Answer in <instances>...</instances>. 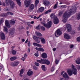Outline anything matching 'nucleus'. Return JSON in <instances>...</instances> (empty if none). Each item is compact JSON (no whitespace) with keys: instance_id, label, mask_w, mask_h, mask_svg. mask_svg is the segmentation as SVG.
<instances>
[{"instance_id":"nucleus-1","label":"nucleus","mask_w":80,"mask_h":80,"mask_svg":"<svg viewBox=\"0 0 80 80\" xmlns=\"http://www.w3.org/2000/svg\"><path fill=\"white\" fill-rule=\"evenodd\" d=\"M77 8H75L74 10H72V12H71V10L69 11H66L64 13L62 19V21L64 23H66L67 21V18L69 17H70V15L72 13H75L76 12V10Z\"/></svg>"},{"instance_id":"nucleus-2","label":"nucleus","mask_w":80,"mask_h":80,"mask_svg":"<svg viewBox=\"0 0 80 80\" xmlns=\"http://www.w3.org/2000/svg\"><path fill=\"white\" fill-rule=\"evenodd\" d=\"M67 72L69 75L70 76L72 75V74H74V75H77V70L75 66L73 64H72L71 65V69H70L67 70Z\"/></svg>"},{"instance_id":"nucleus-3","label":"nucleus","mask_w":80,"mask_h":80,"mask_svg":"<svg viewBox=\"0 0 80 80\" xmlns=\"http://www.w3.org/2000/svg\"><path fill=\"white\" fill-rule=\"evenodd\" d=\"M37 62L41 63L42 64H46V65H50V62L48 60L41 59V60H37Z\"/></svg>"},{"instance_id":"nucleus-4","label":"nucleus","mask_w":80,"mask_h":80,"mask_svg":"<svg viewBox=\"0 0 80 80\" xmlns=\"http://www.w3.org/2000/svg\"><path fill=\"white\" fill-rule=\"evenodd\" d=\"M41 23L43 25V26H44L45 27H46L47 28H49L51 27L52 25V22L50 21L48 22L46 24L45 23L43 22H42Z\"/></svg>"},{"instance_id":"nucleus-5","label":"nucleus","mask_w":80,"mask_h":80,"mask_svg":"<svg viewBox=\"0 0 80 80\" xmlns=\"http://www.w3.org/2000/svg\"><path fill=\"white\" fill-rule=\"evenodd\" d=\"M32 3V2L30 0H25L24 1V5L26 7H28V6Z\"/></svg>"},{"instance_id":"nucleus-6","label":"nucleus","mask_w":80,"mask_h":80,"mask_svg":"<svg viewBox=\"0 0 80 80\" xmlns=\"http://www.w3.org/2000/svg\"><path fill=\"white\" fill-rule=\"evenodd\" d=\"M8 2L9 3L10 7L11 8H14L15 4L12 0H8Z\"/></svg>"},{"instance_id":"nucleus-7","label":"nucleus","mask_w":80,"mask_h":80,"mask_svg":"<svg viewBox=\"0 0 80 80\" xmlns=\"http://www.w3.org/2000/svg\"><path fill=\"white\" fill-rule=\"evenodd\" d=\"M20 63V62L18 61H15L14 62H12L11 63V66H12V67H16V66H17Z\"/></svg>"},{"instance_id":"nucleus-8","label":"nucleus","mask_w":80,"mask_h":80,"mask_svg":"<svg viewBox=\"0 0 80 80\" xmlns=\"http://www.w3.org/2000/svg\"><path fill=\"white\" fill-rule=\"evenodd\" d=\"M61 74L62 75L63 77L64 78H66L67 80L68 79H69V77H68V75H67V74L66 72H65L64 71L62 72Z\"/></svg>"},{"instance_id":"nucleus-9","label":"nucleus","mask_w":80,"mask_h":80,"mask_svg":"<svg viewBox=\"0 0 80 80\" xmlns=\"http://www.w3.org/2000/svg\"><path fill=\"white\" fill-rule=\"evenodd\" d=\"M34 8H35V6H34V5H33V4H31L29 7L28 11L29 12H33V10L34 9Z\"/></svg>"},{"instance_id":"nucleus-10","label":"nucleus","mask_w":80,"mask_h":80,"mask_svg":"<svg viewBox=\"0 0 80 80\" xmlns=\"http://www.w3.org/2000/svg\"><path fill=\"white\" fill-rule=\"evenodd\" d=\"M13 15V13L12 12H8L7 13H3L1 15L3 17H7L8 15Z\"/></svg>"},{"instance_id":"nucleus-11","label":"nucleus","mask_w":80,"mask_h":80,"mask_svg":"<svg viewBox=\"0 0 80 80\" xmlns=\"http://www.w3.org/2000/svg\"><path fill=\"white\" fill-rule=\"evenodd\" d=\"M66 27L68 30V32H70L72 30V28L71 27V25L70 24H68L66 26Z\"/></svg>"},{"instance_id":"nucleus-12","label":"nucleus","mask_w":80,"mask_h":80,"mask_svg":"<svg viewBox=\"0 0 80 80\" xmlns=\"http://www.w3.org/2000/svg\"><path fill=\"white\" fill-rule=\"evenodd\" d=\"M53 22L54 24H58L59 22V20L57 17H55L54 19Z\"/></svg>"},{"instance_id":"nucleus-13","label":"nucleus","mask_w":80,"mask_h":80,"mask_svg":"<svg viewBox=\"0 0 80 80\" xmlns=\"http://www.w3.org/2000/svg\"><path fill=\"white\" fill-rule=\"evenodd\" d=\"M0 37H1L2 40H5V34L3 32L0 33Z\"/></svg>"},{"instance_id":"nucleus-14","label":"nucleus","mask_w":80,"mask_h":80,"mask_svg":"<svg viewBox=\"0 0 80 80\" xmlns=\"http://www.w3.org/2000/svg\"><path fill=\"white\" fill-rule=\"evenodd\" d=\"M38 39H39V40H41V42L42 43H43V44H45V39H44L43 38H38Z\"/></svg>"},{"instance_id":"nucleus-15","label":"nucleus","mask_w":80,"mask_h":80,"mask_svg":"<svg viewBox=\"0 0 80 80\" xmlns=\"http://www.w3.org/2000/svg\"><path fill=\"white\" fill-rule=\"evenodd\" d=\"M57 35H60L62 34V32L60 30V29H58L56 31Z\"/></svg>"},{"instance_id":"nucleus-16","label":"nucleus","mask_w":80,"mask_h":80,"mask_svg":"<svg viewBox=\"0 0 80 80\" xmlns=\"http://www.w3.org/2000/svg\"><path fill=\"white\" fill-rule=\"evenodd\" d=\"M5 24L6 27L8 28H10V24H9V22H8V20H5Z\"/></svg>"},{"instance_id":"nucleus-17","label":"nucleus","mask_w":80,"mask_h":80,"mask_svg":"<svg viewBox=\"0 0 80 80\" xmlns=\"http://www.w3.org/2000/svg\"><path fill=\"white\" fill-rule=\"evenodd\" d=\"M64 37L65 38H66V39H67L68 40V39H70V37L69 35L67 33H65L64 34Z\"/></svg>"},{"instance_id":"nucleus-18","label":"nucleus","mask_w":80,"mask_h":80,"mask_svg":"<svg viewBox=\"0 0 80 80\" xmlns=\"http://www.w3.org/2000/svg\"><path fill=\"white\" fill-rule=\"evenodd\" d=\"M41 57L43 58H47V54L46 53H44L42 54Z\"/></svg>"},{"instance_id":"nucleus-19","label":"nucleus","mask_w":80,"mask_h":80,"mask_svg":"<svg viewBox=\"0 0 80 80\" xmlns=\"http://www.w3.org/2000/svg\"><path fill=\"white\" fill-rule=\"evenodd\" d=\"M43 4L45 6H48V5L50 4V2L48 1H44L43 2Z\"/></svg>"},{"instance_id":"nucleus-20","label":"nucleus","mask_w":80,"mask_h":80,"mask_svg":"<svg viewBox=\"0 0 80 80\" xmlns=\"http://www.w3.org/2000/svg\"><path fill=\"white\" fill-rule=\"evenodd\" d=\"M43 10H44V8L43 7H41L38 10V13L42 12H43Z\"/></svg>"},{"instance_id":"nucleus-21","label":"nucleus","mask_w":80,"mask_h":80,"mask_svg":"<svg viewBox=\"0 0 80 80\" xmlns=\"http://www.w3.org/2000/svg\"><path fill=\"white\" fill-rule=\"evenodd\" d=\"M76 63L78 65H80V58H78L76 60Z\"/></svg>"},{"instance_id":"nucleus-22","label":"nucleus","mask_w":80,"mask_h":80,"mask_svg":"<svg viewBox=\"0 0 80 80\" xmlns=\"http://www.w3.org/2000/svg\"><path fill=\"white\" fill-rule=\"evenodd\" d=\"M33 45L34 46H36L37 47H42V45L40 44H38L37 43L34 42L33 43Z\"/></svg>"},{"instance_id":"nucleus-23","label":"nucleus","mask_w":80,"mask_h":80,"mask_svg":"<svg viewBox=\"0 0 80 80\" xmlns=\"http://www.w3.org/2000/svg\"><path fill=\"white\" fill-rule=\"evenodd\" d=\"M3 65L0 63V71L1 72H3Z\"/></svg>"},{"instance_id":"nucleus-24","label":"nucleus","mask_w":80,"mask_h":80,"mask_svg":"<svg viewBox=\"0 0 80 80\" xmlns=\"http://www.w3.org/2000/svg\"><path fill=\"white\" fill-rule=\"evenodd\" d=\"M33 74V71H29L27 72V74L29 76H30Z\"/></svg>"},{"instance_id":"nucleus-25","label":"nucleus","mask_w":80,"mask_h":80,"mask_svg":"<svg viewBox=\"0 0 80 80\" xmlns=\"http://www.w3.org/2000/svg\"><path fill=\"white\" fill-rule=\"evenodd\" d=\"M23 72H24V69H22L20 71V76H21V77H22V74L23 73Z\"/></svg>"},{"instance_id":"nucleus-26","label":"nucleus","mask_w":80,"mask_h":80,"mask_svg":"<svg viewBox=\"0 0 80 80\" xmlns=\"http://www.w3.org/2000/svg\"><path fill=\"white\" fill-rule=\"evenodd\" d=\"M3 30L4 32H5L6 33H8V30L7 29V28L5 26H4Z\"/></svg>"},{"instance_id":"nucleus-27","label":"nucleus","mask_w":80,"mask_h":80,"mask_svg":"<svg viewBox=\"0 0 80 80\" xmlns=\"http://www.w3.org/2000/svg\"><path fill=\"white\" fill-rule=\"evenodd\" d=\"M36 35L37 36H38V37H42V34L40 33L39 32H36Z\"/></svg>"},{"instance_id":"nucleus-28","label":"nucleus","mask_w":80,"mask_h":80,"mask_svg":"<svg viewBox=\"0 0 80 80\" xmlns=\"http://www.w3.org/2000/svg\"><path fill=\"white\" fill-rule=\"evenodd\" d=\"M42 68L44 71H45L47 70V68L45 67V66L44 65H42Z\"/></svg>"},{"instance_id":"nucleus-29","label":"nucleus","mask_w":80,"mask_h":80,"mask_svg":"<svg viewBox=\"0 0 80 80\" xmlns=\"http://www.w3.org/2000/svg\"><path fill=\"white\" fill-rule=\"evenodd\" d=\"M76 18L77 20H80V12L76 16Z\"/></svg>"},{"instance_id":"nucleus-30","label":"nucleus","mask_w":80,"mask_h":80,"mask_svg":"<svg viewBox=\"0 0 80 80\" xmlns=\"http://www.w3.org/2000/svg\"><path fill=\"white\" fill-rule=\"evenodd\" d=\"M10 22L11 25H14L15 23V20L12 19L10 21Z\"/></svg>"},{"instance_id":"nucleus-31","label":"nucleus","mask_w":80,"mask_h":80,"mask_svg":"<svg viewBox=\"0 0 80 80\" xmlns=\"http://www.w3.org/2000/svg\"><path fill=\"white\" fill-rule=\"evenodd\" d=\"M16 1L18 5L19 6H21L22 3H21V2H20V0H16Z\"/></svg>"},{"instance_id":"nucleus-32","label":"nucleus","mask_w":80,"mask_h":80,"mask_svg":"<svg viewBox=\"0 0 80 80\" xmlns=\"http://www.w3.org/2000/svg\"><path fill=\"white\" fill-rule=\"evenodd\" d=\"M4 22V20L3 19H0V25H1Z\"/></svg>"},{"instance_id":"nucleus-33","label":"nucleus","mask_w":80,"mask_h":80,"mask_svg":"<svg viewBox=\"0 0 80 80\" xmlns=\"http://www.w3.org/2000/svg\"><path fill=\"white\" fill-rule=\"evenodd\" d=\"M10 60L11 61H13L15 60H16V57H12L10 58Z\"/></svg>"},{"instance_id":"nucleus-34","label":"nucleus","mask_w":80,"mask_h":80,"mask_svg":"<svg viewBox=\"0 0 80 80\" xmlns=\"http://www.w3.org/2000/svg\"><path fill=\"white\" fill-rule=\"evenodd\" d=\"M50 17H51V18H54H54H55V17H55V14H53V13H52L51 15H50Z\"/></svg>"},{"instance_id":"nucleus-35","label":"nucleus","mask_w":80,"mask_h":80,"mask_svg":"<svg viewBox=\"0 0 80 80\" xmlns=\"http://www.w3.org/2000/svg\"><path fill=\"white\" fill-rule=\"evenodd\" d=\"M33 39L35 40H37V39H39L38 38H40L37 37V36H35V35L33 36Z\"/></svg>"},{"instance_id":"nucleus-36","label":"nucleus","mask_w":80,"mask_h":80,"mask_svg":"<svg viewBox=\"0 0 80 80\" xmlns=\"http://www.w3.org/2000/svg\"><path fill=\"white\" fill-rule=\"evenodd\" d=\"M40 25L39 24L38 26H37L36 28V29L37 30H40Z\"/></svg>"},{"instance_id":"nucleus-37","label":"nucleus","mask_w":80,"mask_h":80,"mask_svg":"<svg viewBox=\"0 0 80 80\" xmlns=\"http://www.w3.org/2000/svg\"><path fill=\"white\" fill-rule=\"evenodd\" d=\"M45 50L43 48H39V51H40L41 52H44V51Z\"/></svg>"},{"instance_id":"nucleus-38","label":"nucleus","mask_w":80,"mask_h":80,"mask_svg":"<svg viewBox=\"0 0 80 80\" xmlns=\"http://www.w3.org/2000/svg\"><path fill=\"white\" fill-rule=\"evenodd\" d=\"M41 28L43 31H45V28L43 26H42L41 27Z\"/></svg>"},{"instance_id":"nucleus-39","label":"nucleus","mask_w":80,"mask_h":80,"mask_svg":"<svg viewBox=\"0 0 80 80\" xmlns=\"http://www.w3.org/2000/svg\"><path fill=\"white\" fill-rule=\"evenodd\" d=\"M38 3H39V0H36L35 2V5H37Z\"/></svg>"},{"instance_id":"nucleus-40","label":"nucleus","mask_w":80,"mask_h":80,"mask_svg":"<svg viewBox=\"0 0 80 80\" xmlns=\"http://www.w3.org/2000/svg\"><path fill=\"white\" fill-rule=\"evenodd\" d=\"M12 52L13 55H15V54H16V53H17L16 51L14 50H12Z\"/></svg>"},{"instance_id":"nucleus-41","label":"nucleus","mask_w":80,"mask_h":80,"mask_svg":"<svg viewBox=\"0 0 80 80\" xmlns=\"http://www.w3.org/2000/svg\"><path fill=\"white\" fill-rule=\"evenodd\" d=\"M52 11L51 10H48V11H46L45 12V13H46V14H47V13H49V12H50Z\"/></svg>"},{"instance_id":"nucleus-42","label":"nucleus","mask_w":80,"mask_h":80,"mask_svg":"<svg viewBox=\"0 0 80 80\" xmlns=\"http://www.w3.org/2000/svg\"><path fill=\"white\" fill-rule=\"evenodd\" d=\"M39 40H40V39H37V40H36V42H37L38 43H39L40 42V41Z\"/></svg>"},{"instance_id":"nucleus-43","label":"nucleus","mask_w":80,"mask_h":80,"mask_svg":"<svg viewBox=\"0 0 80 80\" xmlns=\"http://www.w3.org/2000/svg\"><path fill=\"white\" fill-rule=\"evenodd\" d=\"M59 62V60H58L57 59H56L55 60V63L56 64H58V62Z\"/></svg>"},{"instance_id":"nucleus-44","label":"nucleus","mask_w":80,"mask_h":80,"mask_svg":"<svg viewBox=\"0 0 80 80\" xmlns=\"http://www.w3.org/2000/svg\"><path fill=\"white\" fill-rule=\"evenodd\" d=\"M35 65H36V66H37V67H38V66H39V65H40V64L37 62H36L35 63Z\"/></svg>"},{"instance_id":"nucleus-45","label":"nucleus","mask_w":80,"mask_h":80,"mask_svg":"<svg viewBox=\"0 0 80 80\" xmlns=\"http://www.w3.org/2000/svg\"><path fill=\"white\" fill-rule=\"evenodd\" d=\"M57 4H56L54 6L53 8L55 9L56 8H57Z\"/></svg>"},{"instance_id":"nucleus-46","label":"nucleus","mask_w":80,"mask_h":80,"mask_svg":"<svg viewBox=\"0 0 80 80\" xmlns=\"http://www.w3.org/2000/svg\"><path fill=\"white\" fill-rule=\"evenodd\" d=\"M77 41L78 42H80V37H78L77 38Z\"/></svg>"},{"instance_id":"nucleus-47","label":"nucleus","mask_w":80,"mask_h":80,"mask_svg":"<svg viewBox=\"0 0 80 80\" xmlns=\"http://www.w3.org/2000/svg\"><path fill=\"white\" fill-rule=\"evenodd\" d=\"M34 55L35 57H38V53H35Z\"/></svg>"},{"instance_id":"nucleus-48","label":"nucleus","mask_w":80,"mask_h":80,"mask_svg":"<svg viewBox=\"0 0 80 80\" xmlns=\"http://www.w3.org/2000/svg\"><path fill=\"white\" fill-rule=\"evenodd\" d=\"M25 58H24V57H22V60L23 61H25Z\"/></svg>"},{"instance_id":"nucleus-49","label":"nucleus","mask_w":80,"mask_h":80,"mask_svg":"<svg viewBox=\"0 0 80 80\" xmlns=\"http://www.w3.org/2000/svg\"><path fill=\"white\" fill-rule=\"evenodd\" d=\"M30 45H31V44H30V41H29L28 42V46L29 47H30Z\"/></svg>"},{"instance_id":"nucleus-50","label":"nucleus","mask_w":80,"mask_h":80,"mask_svg":"<svg viewBox=\"0 0 80 80\" xmlns=\"http://www.w3.org/2000/svg\"><path fill=\"white\" fill-rule=\"evenodd\" d=\"M24 57L25 58H26L27 57V55L26 54H25L24 55Z\"/></svg>"},{"instance_id":"nucleus-51","label":"nucleus","mask_w":80,"mask_h":80,"mask_svg":"<svg viewBox=\"0 0 80 80\" xmlns=\"http://www.w3.org/2000/svg\"><path fill=\"white\" fill-rule=\"evenodd\" d=\"M55 70V68H52L51 71L52 72H53Z\"/></svg>"},{"instance_id":"nucleus-52","label":"nucleus","mask_w":80,"mask_h":80,"mask_svg":"<svg viewBox=\"0 0 80 80\" xmlns=\"http://www.w3.org/2000/svg\"><path fill=\"white\" fill-rule=\"evenodd\" d=\"M62 12H61L59 13V16H61V15H62Z\"/></svg>"},{"instance_id":"nucleus-53","label":"nucleus","mask_w":80,"mask_h":80,"mask_svg":"<svg viewBox=\"0 0 80 80\" xmlns=\"http://www.w3.org/2000/svg\"><path fill=\"white\" fill-rule=\"evenodd\" d=\"M4 10L5 11H9V10H7V8H5Z\"/></svg>"},{"instance_id":"nucleus-54","label":"nucleus","mask_w":80,"mask_h":80,"mask_svg":"<svg viewBox=\"0 0 80 80\" xmlns=\"http://www.w3.org/2000/svg\"><path fill=\"white\" fill-rule=\"evenodd\" d=\"M5 1L6 4H7L8 5V0H5Z\"/></svg>"},{"instance_id":"nucleus-55","label":"nucleus","mask_w":80,"mask_h":80,"mask_svg":"<svg viewBox=\"0 0 80 80\" xmlns=\"http://www.w3.org/2000/svg\"><path fill=\"white\" fill-rule=\"evenodd\" d=\"M35 49L36 50H38V51H39V48H38L37 47H36L35 48Z\"/></svg>"},{"instance_id":"nucleus-56","label":"nucleus","mask_w":80,"mask_h":80,"mask_svg":"<svg viewBox=\"0 0 80 80\" xmlns=\"http://www.w3.org/2000/svg\"><path fill=\"white\" fill-rule=\"evenodd\" d=\"M70 47L71 48H73V45H71L70 46Z\"/></svg>"},{"instance_id":"nucleus-57","label":"nucleus","mask_w":80,"mask_h":80,"mask_svg":"<svg viewBox=\"0 0 80 80\" xmlns=\"http://www.w3.org/2000/svg\"><path fill=\"white\" fill-rule=\"evenodd\" d=\"M30 23H31L30 22H28V25L29 26V27H30Z\"/></svg>"},{"instance_id":"nucleus-58","label":"nucleus","mask_w":80,"mask_h":80,"mask_svg":"<svg viewBox=\"0 0 80 80\" xmlns=\"http://www.w3.org/2000/svg\"><path fill=\"white\" fill-rule=\"evenodd\" d=\"M30 52V48H28V52L29 53Z\"/></svg>"},{"instance_id":"nucleus-59","label":"nucleus","mask_w":80,"mask_h":80,"mask_svg":"<svg viewBox=\"0 0 80 80\" xmlns=\"http://www.w3.org/2000/svg\"><path fill=\"white\" fill-rule=\"evenodd\" d=\"M28 39H27V40H26V41L25 42V43H27V42H28Z\"/></svg>"},{"instance_id":"nucleus-60","label":"nucleus","mask_w":80,"mask_h":80,"mask_svg":"<svg viewBox=\"0 0 80 80\" xmlns=\"http://www.w3.org/2000/svg\"><path fill=\"white\" fill-rule=\"evenodd\" d=\"M55 37H58V36H57V35H56V32H55Z\"/></svg>"},{"instance_id":"nucleus-61","label":"nucleus","mask_w":80,"mask_h":80,"mask_svg":"<svg viewBox=\"0 0 80 80\" xmlns=\"http://www.w3.org/2000/svg\"><path fill=\"white\" fill-rule=\"evenodd\" d=\"M25 39H22V42H25Z\"/></svg>"},{"instance_id":"nucleus-62","label":"nucleus","mask_w":80,"mask_h":80,"mask_svg":"<svg viewBox=\"0 0 80 80\" xmlns=\"http://www.w3.org/2000/svg\"><path fill=\"white\" fill-rule=\"evenodd\" d=\"M31 24H33L34 23V21H32L31 22Z\"/></svg>"},{"instance_id":"nucleus-63","label":"nucleus","mask_w":80,"mask_h":80,"mask_svg":"<svg viewBox=\"0 0 80 80\" xmlns=\"http://www.w3.org/2000/svg\"><path fill=\"white\" fill-rule=\"evenodd\" d=\"M53 51H55L56 50V48H53Z\"/></svg>"},{"instance_id":"nucleus-64","label":"nucleus","mask_w":80,"mask_h":80,"mask_svg":"<svg viewBox=\"0 0 80 80\" xmlns=\"http://www.w3.org/2000/svg\"><path fill=\"white\" fill-rule=\"evenodd\" d=\"M37 18L36 16H34L33 17L34 19H36V18Z\"/></svg>"}]
</instances>
